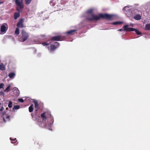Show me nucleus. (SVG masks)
<instances>
[{"label":"nucleus","instance_id":"1","mask_svg":"<svg viewBox=\"0 0 150 150\" xmlns=\"http://www.w3.org/2000/svg\"><path fill=\"white\" fill-rule=\"evenodd\" d=\"M93 10L90 9L86 11L87 16L86 17L87 20L90 21H97L101 18L106 20H111L113 19L114 15L108 13H100L98 15L94 14L93 13Z\"/></svg>","mask_w":150,"mask_h":150},{"label":"nucleus","instance_id":"2","mask_svg":"<svg viewBox=\"0 0 150 150\" xmlns=\"http://www.w3.org/2000/svg\"><path fill=\"white\" fill-rule=\"evenodd\" d=\"M15 3L17 6L16 10L18 12H21L24 7L23 0H15Z\"/></svg>","mask_w":150,"mask_h":150},{"label":"nucleus","instance_id":"3","mask_svg":"<svg viewBox=\"0 0 150 150\" xmlns=\"http://www.w3.org/2000/svg\"><path fill=\"white\" fill-rule=\"evenodd\" d=\"M21 36L19 38V40L22 42L26 41L28 38L29 35L28 33L24 29L22 30L21 32Z\"/></svg>","mask_w":150,"mask_h":150},{"label":"nucleus","instance_id":"4","mask_svg":"<svg viewBox=\"0 0 150 150\" xmlns=\"http://www.w3.org/2000/svg\"><path fill=\"white\" fill-rule=\"evenodd\" d=\"M59 43L57 42H54L52 41H50V46H48V48L50 52H52L55 50L59 45Z\"/></svg>","mask_w":150,"mask_h":150},{"label":"nucleus","instance_id":"5","mask_svg":"<svg viewBox=\"0 0 150 150\" xmlns=\"http://www.w3.org/2000/svg\"><path fill=\"white\" fill-rule=\"evenodd\" d=\"M64 38H62L61 36H56L52 37L51 40L54 41H59L63 40Z\"/></svg>","mask_w":150,"mask_h":150},{"label":"nucleus","instance_id":"6","mask_svg":"<svg viewBox=\"0 0 150 150\" xmlns=\"http://www.w3.org/2000/svg\"><path fill=\"white\" fill-rule=\"evenodd\" d=\"M129 26L128 25H125L123 27V30L126 32L133 31H134L135 29L132 28H128Z\"/></svg>","mask_w":150,"mask_h":150},{"label":"nucleus","instance_id":"7","mask_svg":"<svg viewBox=\"0 0 150 150\" xmlns=\"http://www.w3.org/2000/svg\"><path fill=\"white\" fill-rule=\"evenodd\" d=\"M23 19H20L17 24V26L18 28H22L23 27Z\"/></svg>","mask_w":150,"mask_h":150},{"label":"nucleus","instance_id":"8","mask_svg":"<svg viewBox=\"0 0 150 150\" xmlns=\"http://www.w3.org/2000/svg\"><path fill=\"white\" fill-rule=\"evenodd\" d=\"M6 26L7 28H8V25L6 23H4L1 26V27L0 30L3 33H5L6 31Z\"/></svg>","mask_w":150,"mask_h":150},{"label":"nucleus","instance_id":"9","mask_svg":"<svg viewBox=\"0 0 150 150\" xmlns=\"http://www.w3.org/2000/svg\"><path fill=\"white\" fill-rule=\"evenodd\" d=\"M46 112H45L42 113L41 115V116L42 118V121H46L47 120V118L46 117Z\"/></svg>","mask_w":150,"mask_h":150},{"label":"nucleus","instance_id":"10","mask_svg":"<svg viewBox=\"0 0 150 150\" xmlns=\"http://www.w3.org/2000/svg\"><path fill=\"white\" fill-rule=\"evenodd\" d=\"M76 30H70L69 31L67 32L66 33L67 35H72L74 34V33L76 31Z\"/></svg>","mask_w":150,"mask_h":150},{"label":"nucleus","instance_id":"11","mask_svg":"<svg viewBox=\"0 0 150 150\" xmlns=\"http://www.w3.org/2000/svg\"><path fill=\"white\" fill-rule=\"evenodd\" d=\"M20 16V14L19 13L15 12L14 15V17L15 19H16Z\"/></svg>","mask_w":150,"mask_h":150},{"label":"nucleus","instance_id":"12","mask_svg":"<svg viewBox=\"0 0 150 150\" xmlns=\"http://www.w3.org/2000/svg\"><path fill=\"white\" fill-rule=\"evenodd\" d=\"M15 76V74L13 72H11L10 73L8 74V76L11 79L13 78Z\"/></svg>","mask_w":150,"mask_h":150},{"label":"nucleus","instance_id":"13","mask_svg":"<svg viewBox=\"0 0 150 150\" xmlns=\"http://www.w3.org/2000/svg\"><path fill=\"white\" fill-rule=\"evenodd\" d=\"M134 18L137 20H139L141 18V16L139 15H137L134 16Z\"/></svg>","mask_w":150,"mask_h":150},{"label":"nucleus","instance_id":"14","mask_svg":"<svg viewBox=\"0 0 150 150\" xmlns=\"http://www.w3.org/2000/svg\"><path fill=\"white\" fill-rule=\"evenodd\" d=\"M0 70L1 71L5 70V67L3 63H1L0 64Z\"/></svg>","mask_w":150,"mask_h":150},{"label":"nucleus","instance_id":"15","mask_svg":"<svg viewBox=\"0 0 150 150\" xmlns=\"http://www.w3.org/2000/svg\"><path fill=\"white\" fill-rule=\"evenodd\" d=\"M10 116H7L5 117V118L4 117H3V119L4 122H6L7 121H9L10 120Z\"/></svg>","mask_w":150,"mask_h":150},{"label":"nucleus","instance_id":"16","mask_svg":"<svg viewBox=\"0 0 150 150\" xmlns=\"http://www.w3.org/2000/svg\"><path fill=\"white\" fill-rule=\"evenodd\" d=\"M123 23L122 22L120 21H117L111 23V24L113 25H119Z\"/></svg>","mask_w":150,"mask_h":150},{"label":"nucleus","instance_id":"17","mask_svg":"<svg viewBox=\"0 0 150 150\" xmlns=\"http://www.w3.org/2000/svg\"><path fill=\"white\" fill-rule=\"evenodd\" d=\"M33 103L35 104V108H38V105H38V102L37 101H36V100H34L33 102Z\"/></svg>","mask_w":150,"mask_h":150},{"label":"nucleus","instance_id":"18","mask_svg":"<svg viewBox=\"0 0 150 150\" xmlns=\"http://www.w3.org/2000/svg\"><path fill=\"white\" fill-rule=\"evenodd\" d=\"M145 29L146 30H149L150 29V23L147 24L145 26Z\"/></svg>","mask_w":150,"mask_h":150},{"label":"nucleus","instance_id":"19","mask_svg":"<svg viewBox=\"0 0 150 150\" xmlns=\"http://www.w3.org/2000/svg\"><path fill=\"white\" fill-rule=\"evenodd\" d=\"M50 44V41L49 42V41H48L46 42H43L42 43V44L43 46H48Z\"/></svg>","mask_w":150,"mask_h":150},{"label":"nucleus","instance_id":"20","mask_svg":"<svg viewBox=\"0 0 150 150\" xmlns=\"http://www.w3.org/2000/svg\"><path fill=\"white\" fill-rule=\"evenodd\" d=\"M33 104H32L29 108V111L30 112H32L33 109Z\"/></svg>","mask_w":150,"mask_h":150},{"label":"nucleus","instance_id":"21","mask_svg":"<svg viewBox=\"0 0 150 150\" xmlns=\"http://www.w3.org/2000/svg\"><path fill=\"white\" fill-rule=\"evenodd\" d=\"M10 85H8L6 88L4 90V91L5 92H8L10 91Z\"/></svg>","mask_w":150,"mask_h":150},{"label":"nucleus","instance_id":"22","mask_svg":"<svg viewBox=\"0 0 150 150\" xmlns=\"http://www.w3.org/2000/svg\"><path fill=\"white\" fill-rule=\"evenodd\" d=\"M19 30L18 28H16L15 32V34L18 35L19 34Z\"/></svg>","mask_w":150,"mask_h":150},{"label":"nucleus","instance_id":"23","mask_svg":"<svg viewBox=\"0 0 150 150\" xmlns=\"http://www.w3.org/2000/svg\"><path fill=\"white\" fill-rule=\"evenodd\" d=\"M32 0H25V2L26 5H28L30 4Z\"/></svg>","mask_w":150,"mask_h":150},{"label":"nucleus","instance_id":"24","mask_svg":"<svg viewBox=\"0 0 150 150\" xmlns=\"http://www.w3.org/2000/svg\"><path fill=\"white\" fill-rule=\"evenodd\" d=\"M135 31V32L136 33L137 35H140L142 34L138 30L135 29V30H134Z\"/></svg>","mask_w":150,"mask_h":150},{"label":"nucleus","instance_id":"25","mask_svg":"<svg viewBox=\"0 0 150 150\" xmlns=\"http://www.w3.org/2000/svg\"><path fill=\"white\" fill-rule=\"evenodd\" d=\"M20 106L18 105H16L14 106V107L13 108V109L14 110V109H18L19 108Z\"/></svg>","mask_w":150,"mask_h":150},{"label":"nucleus","instance_id":"26","mask_svg":"<svg viewBox=\"0 0 150 150\" xmlns=\"http://www.w3.org/2000/svg\"><path fill=\"white\" fill-rule=\"evenodd\" d=\"M12 103L11 101H9V103L8 105V107L9 108H11L12 107Z\"/></svg>","mask_w":150,"mask_h":150},{"label":"nucleus","instance_id":"27","mask_svg":"<svg viewBox=\"0 0 150 150\" xmlns=\"http://www.w3.org/2000/svg\"><path fill=\"white\" fill-rule=\"evenodd\" d=\"M10 140L12 141H15V142H11V143H15L16 142V138H15L14 139H12V138L11 137H10Z\"/></svg>","mask_w":150,"mask_h":150},{"label":"nucleus","instance_id":"28","mask_svg":"<svg viewBox=\"0 0 150 150\" xmlns=\"http://www.w3.org/2000/svg\"><path fill=\"white\" fill-rule=\"evenodd\" d=\"M36 143L37 144V145H38V146H37V147L38 148H40V147L41 146H42L41 145V142L37 143V142Z\"/></svg>","mask_w":150,"mask_h":150},{"label":"nucleus","instance_id":"29","mask_svg":"<svg viewBox=\"0 0 150 150\" xmlns=\"http://www.w3.org/2000/svg\"><path fill=\"white\" fill-rule=\"evenodd\" d=\"M4 84L3 83H1L0 84V89L3 88Z\"/></svg>","mask_w":150,"mask_h":150},{"label":"nucleus","instance_id":"30","mask_svg":"<svg viewBox=\"0 0 150 150\" xmlns=\"http://www.w3.org/2000/svg\"><path fill=\"white\" fill-rule=\"evenodd\" d=\"M18 100L21 103L24 102V100L22 98H19L18 99Z\"/></svg>","mask_w":150,"mask_h":150},{"label":"nucleus","instance_id":"31","mask_svg":"<svg viewBox=\"0 0 150 150\" xmlns=\"http://www.w3.org/2000/svg\"><path fill=\"white\" fill-rule=\"evenodd\" d=\"M0 94L1 95H4V92L3 91H1L0 92Z\"/></svg>","mask_w":150,"mask_h":150},{"label":"nucleus","instance_id":"32","mask_svg":"<svg viewBox=\"0 0 150 150\" xmlns=\"http://www.w3.org/2000/svg\"><path fill=\"white\" fill-rule=\"evenodd\" d=\"M4 109V108L3 107H2L0 109V110L1 111H2Z\"/></svg>","mask_w":150,"mask_h":150},{"label":"nucleus","instance_id":"33","mask_svg":"<svg viewBox=\"0 0 150 150\" xmlns=\"http://www.w3.org/2000/svg\"><path fill=\"white\" fill-rule=\"evenodd\" d=\"M4 3L3 1H0V4H3Z\"/></svg>","mask_w":150,"mask_h":150},{"label":"nucleus","instance_id":"34","mask_svg":"<svg viewBox=\"0 0 150 150\" xmlns=\"http://www.w3.org/2000/svg\"><path fill=\"white\" fill-rule=\"evenodd\" d=\"M122 30H123L122 29H119L118 30V31H122Z\"/></svg>","mask_w":150,"mask_h":150},{"label":"nucleus","instance_id":"35","mask_svg":"<svg viewBox=\"0 0 150 150\" xmlns=\"http://www.w3.org/2000/svg\"><path fill=\"white\" fill-rule=\"evenodd\" d=\"M37 110H37H37H36V111H37Z\"/></svg>","mask_w":150,"mask_h":150}]
</instances>
